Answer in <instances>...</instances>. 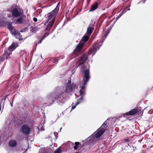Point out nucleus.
Listing matches in <instances>:
<instances>
[{
    "mask_svg": "<svg viewBox=\"0 0 153 153\" xmlns=\"http://www.w3.org/2000/svg\"><path fill=\"white\" fill-rule=\"evenodd\" d=\"M62 114H63H63H63V112L62 113Z\"/></svg>",
    "mask_w": 153,
    "mask_h": 153,
    "instance_id": "obj_46",
    "label": "nucleus"
},
{
    "mask_svg": "<svg viewBox=\"0 0 153 153\" xmlns=\"http://www.w3.org/2000/svg\"><path fill=\"white\" fill-rule=\"evenodd\" d=\"M71 82L70 79L64 86L57 87L53 92L48 95L45 104L50 106L56 102L60 105L64 104L69 98V94L74 92L76 87L74 84Z\"/></svg>",
    "mask_w": 153,
    "mask_h": 153,
    "instance_id": "obj_1",
    "label": "nucleus"
},
{
    "mask_svg": "<svg viewBox=\"0 0 153 153\" xmlns=\"http://www.w3.org/2000/svg\"><path fill=\"white\" fill-rule=\"evenodd\" d=\"M4 54H3L2 55L0 58V64L2 62H3L5 60V58L4 57Z\"/></svg>",
    "mask_w": 153,
    "mask_h": 153,
    "instance_id": "obj_23",
    "label": "nucleus"
},
{
    "mask_svg": "<svg viewBox=\"0 0 153 153\" xmlns=\"http://www.w3.org/2000/svg\"><path fill=\"white\" fill-rule=\"evenodd\" d=\"M82 142H84V140H82Z\"/></svg>",
    "mask_w": 153,
    "mask_h": 153,
    "instance_id": "obj_47",
    "label": "nucleus"
},
{
    "mask_svg": "<svg viewBox=\"0 0 153 153\" xmlns=\"http://www.w3.org/2000/svg\"><path fill=\"white\" fill-rule=\"evenodd\" d=\"M64 25H65V24L64 23L63 25V26Z\"/></svg>",
    "mask_w": 153,
    "mask_h": 153,
    "instance_id": "obj_45",
    "label": "nucleus"
},
{
    "mask_svg": "<svg viewBox=\"0 0 153 153\" xmlns=\"http://www.w3.org/2000/svg\"><path fill=\"white\" fill-rule=\"evenodd\" d=\"M90 50L87 53H85L80 58H79L76 64V67L75 69L71 71L73 74L75 72L74 70L75 68L78 67H80V70L82 72V76L84 83L80 85L81 89L79 92H81L82 96H85V87L87 83H88L90 78V65L88 63V55H92V54H89V52ZM93 56H92V57Z\"/></svg>",
    "mask_w": 153,
    "mask_h": 153,
    "instance_id": "obj_2",
    "label": "nucleus"
},
{
    "mask_svg": "<svg viewBox=\"0 0 153 153\" xmlns=\"http://www.w3.org/2000/svg\"><path fill=\"white\" fill-rule=\"evenodd\" d=\"M62 129V128H61L60 129V131H59V132H60L61 131V130Z\"/></svg>",
    "mask_w": 153,
    "mask_h": 153,
    "instance_id": "obj_43",
    "label": "nucleus"
},
{
    "mask_svg": "<svg viewBox=\"0 0 153 153\" xmlns=\"http://www.w3.org/2000/svg\"><path fill=\"white\" fill-rule=\"evenodd\" d=\"M42 114L43 115V117L45 118V113H44V112H43Z\"/></svg>",
    "mask_w": 153,
    "mask_h": 153,
    "instance_id": "obj_41",
    "label": "nucleus"
},
{
    "mask_svg": "<svg viewBox=\"0 0 153 153\" xmlns=\"http://www.w3.org/2000/svg\"><path fill=\"white\" fill-rule=\"evenodd\" d=\"M12 35H14L16 37H20L22 36L20 33H19L18 31L15 30L12 33Z\"/></svg>",
    "mask_w": 153,
    "mask_h": 153,
    "instance_id": "obj_18",
    "label": "nucleus"
},
{
    "mask_svg": "<svg viewBox=\"0 0 153 153\" xmlns=\"http://www.w3.org/2000/svg\"><path fill=\"white\" fill-rule=\"evenodd\" d=\"M79 94L80 97L79 98L78 100L76 102V105L74 106H72L71 111L74 109L76 108V106L78 105L80 102H82L84 101V99H83V97L84 96H82V95H81L82 94L81 92H79Z\"/></svg>",
    "mask_w": 153,
    "mask_h": 153,
    "instance_id": "obj_11",
    "label": "nucleus"
},
{
    "mask_svg": "<svg viewBox=\"0 0 153 153\" xmlns=\"http://www.w3.org/2000/svg\"><path fill=\"white\" fill-rule=\"evenodd\" d=\"M37 30V28L36 27H31L30 30V33H35Z\"/></svg>",
    "mask_w": 153,
    "mask_h": 153,
    "instance_id": "obj_20",
    "label": "nucleus"
},
{
    "mask_svg": "<svg viewBox=\"0 0 153 153\" xmlns=\"http://www.w3.org/2000/svg\"><path fill=\"white\" fill-rule=\"evenodd\" d=\"M18 47V44L14 42H13L11 45L9 46L7 50H9L10 52H12Z\"/></svg>",
    "mask_w": 153,
    "mask_h": 153,
    "instance_id": "obj_12",
    "label": "nucleus"
},
{
    "mask_svg": "<svg viewBox=\"0 0 153 153\" xmlns=\"http://www.w3.org/2000/svg\"><path fill=\"white\" fill-rule=\"evenodd\" d=\"M12 14H8V16L9 18H10L12 16Z\"/></svg>",
    "mask_w": 153,
    "mask_h": 153,
    "instance_id": "obj_39",
    "label": "nucleus"
},
{
    "mask_svg": "<svg viewBox=\"0 0 153 153\" xmlns=\"http://www.w3.org/2000/svg\"><path fill=\"white\" fill-rule=\"evenodd\" d=\"M62 152V151L60 149V147H59L54 152V153H61Z\"/></svg>",
    "mask_w": 153,
    "mask_h": 153,
    "instance_id": "obj_25",
    "label": "nucleus"
},
{
    "mask_svg": "<svg viewBox=\"0 0 153 153\" xmlns=\"http://www.w3.org/2000/svg\"><path fill=\"white\" fill-rule=\"evenodd\" d=\"M25 123H27L31 124L33 122V119L31 118L30 115H28L23 118Z\"/></svg>",
    "mask_w": 153,
    "mask_h": 153,
    "instance_id": "obj_10",
    "label": "nucleus"
},
{
    "mask_svg": "<svg viewBox=\"0 0 153 153\" xmlns=\"http://www.w3.org/2000/svg\"><path fill=\"white\" fill-rule=\"evenodd\" d=\"M30 128L27 124L22 125L20 129V131L23 134L28 135L30 134Z\"/></svg>",
    "mask_w": 153,
    "mask_h": 153,
    "instance_id": "obj_8",
    "label": "nucleus"
},
{
    "mask_svg": "<svg viewBox=\"0 0 153 153\" xmlns=\"http://www.w3.org/2000/svg\"><path fill=\"white\" fill-rule=\"evenodd\" d=\"M138 111H137V112H138V115H140V114L141 113V111L140 109H139V110L138 109Z\"/></svg>",
    "mask_w": 153,
    "mask_h": 153,
    "instance_id": "obj_35",
    "label": "nucleus"
},
{
    "mask_svg": "<svg viewBox=\"0 0 153 153\" xmlns=\"http://www.w3.org/2000/svg\"><path fill=\"white\" fill-rule=\"evenodd\" d=\"M109 119H107L97 130L95 131L88 138L85 140L84 145L87 144L88 148H90L96 143L99 138L107 129L109 125Z\"/></svg>",
    "mask_w": 153,
    "mask_h": 153,
    "instance_id": "obj_3",
    "label": "nucleus"
},
{
    "mask_svg": "<svg viewBox=\"0 0 153 153\" xmlns=\"http://www.w3.org/2000/svg\"><path fill=\"white\" fill-rule=\"evenodd\" d=\"M28 30V28L27 27L23 29L22 30L20 31L21 32H24L27 31Z\"/></svg>",
    "mask_w": 153,
    "mask_h": 153,
    "instance_id": "obj_29",
    "label": "nucleus"
},
{
    "mask_svg": "<svg viewBox=\"0 0 153 153\" xmlns=\"http://www.w3.org/2000/svg\"><path fill=\"white\" fill-rule=\"evenodd\" d=\"M7 96H6L5 97V98H4V100H6V98H7Z\"/></svg>",
    "mask_w": 153,
    "mask_h": 153,
    "instance_id": "obj_42",
    "label": "nucleus"
},
{
    "mask_svg": "<svg viewBox=\"0 0 153 153\" xmlns=\"http://www.w3.org/2000/svg\"><path fill=\"white\" fill-rule=\"evenodd\" d=\"M138 111V108H134L132 109L131 111L128 112L123 114V115L125 116L133 115L136 114L137 112Z\"/></svg>",
    "mask_w": 153,
    "mask_h": 153,
    "instance_id": "obj_9",
    "label": "nucleus"
},
{
    "mask_svg": "<svg viewBox=\"0 0 153 153\" xmlns=\"http://www.w3.org/2000/svg\"><path fill=\"white\" fill-rule=\"evenodd\" d=\"M125 141L126 142H128L129 141V140L128 139H126L125 140Z\"/></svg>",
    "mask_w": 153,
    "mask_h": 153,
    "instance_id": "obj_40",
    "label": "nucleus"
},
{
    "mask_svg": "<svg viewBox=\"0 0 153 153\" xmlns=\"http://www.w3.org/2000/svg\"><path fill=\"white\" fill-rule=\"evenodd\" d=\"M146 0H142V1H140V2H139V3H138V4H139L140 2H143V4H144L145 3L146 1Z\"/></svg>",
    "mask_w": 153,
    "mask_h": 153,
    "instance_id": "obj_34",
    "label": "nucleus"
},
{
    "mask_svg": "<svg viewBox=\"0 0 153 153\" xmlns=\"http://www.w3.org/2000/svg\"><path fill=\"white\" fill-rule=\"evenodd\" d=\"M49 23L48 24L45 30L48 31H50L51 30L52 27L53 25L54 22H53H53H48Z\"/></svg>",
    "mask_w": 153,
    "mask_h": 153,
    "instance_id": "obj_16",
    "label": "nucleus"
},
{
    "mask_svg": "<svg viewBox=\"0 0 153 153\" xmlns=\"http://www.w3.org/2000/svg\"><path fill=\"white\" fill-rule=\"evenodd\" d=\"M17 143L16 140H12L10 141L9 142L8 145L11 148H14L16 146Z\"/></svg>",
    "mask_w": 153,
    "mask_h": 153,
    "instance_id": "obj_15",
    "label": "nucleus"
},
{
    "mask_svg": "<svg viewBox=\"0 0 153 153\" xmlns=\"http://www.w3.org/2000/svg\"><path fill=\"white\" fill-rule=\"evenodd\" d=\"M33 20L34 22H37V19L35 17H34L33 18Z\"/></svg>",
    "mask_w": 153,
    "mask_h": 153,
    "instance_id": "obj_33",
    "label": "nucleus"
},
{
    "mask_svg": "<svg viewBox=\"0 0 153 153\" xmlns=\"http://www.w3.org/2000/svg\"><path fill=\"white\" fill-rule=\"evenodd\" d=\"M39 153H45V148H41L39 151Z\"/></svg>",
    "mask_w": 153,
    "mask_h": 153,
    "instance_id": "obj_24",
    "label": "nucleus"
},
{
    "mask_svg": "<svg viewBox=\"0 0 153 153\" xmlns=\"http://www.w3.org/2000/svg\"><path fill=\"white\" fill-rule=\"evenodd\" d=\"M56 62H58V61L56 59H54L53 61V63H55Z\"/></svg>",
    "mask_w": 153,
    "mask_h": 153,
    "instance_id": "obj_37",
    "label": "nucleus"
},
{
    "mask_svg": "<svg viewBox=\"0 0 153 153\" xmlns=\"http://www.w3.org/2000/svg\"><path fill=\"white\" fill-rule=\"evenodd\" d=\"M62 59H63V57H62V58H61Z\"/></svg>",
    "mask_w": 153,
    "mask_h": 153,
    "instance_id": "obj_48",
    "label": "nucleus"
},
{
    "mask_svg": "<svg viewBox=\"0 0 153 153\" xmlns=\"http://www.w3.org/2000/svg\"><path fill=\"white\" fill-rule=\"evenodd\" d=\"M11 13L14 18H18L23 14V10L19 7L16 5H13L11 7Z\"/></svg>",
    "mask_w": 153,
    "mask_h": 153,
    "instance_id": "obj_6",
    "label": "nucleus"
},
{
    "mask_svg": "<svg viewBox=\"0 0 153 153\" xmlns=\"http://www.w3.org/2000/svg\"><path fill=\"white\" fill-rule=\"evenodd\" d=\"M19 18H18L16 19V22L17 24H21L22 23L23 21V19L25 18L26 16L23 14L21 16H19Z\"/></svg>",
    "mask_w": 153,
    "mask_h": 153,
    "instance_id": "obj_13",
    "label": "nucleus"
},
{
    "mask_svg": "<svg viewBox=\"0 0 153 153\" xmlns=\"http://www.w3.org/2000/svg\"><path fill=\"white\" fill-rule=\"evenodd\" d=\"M7 22H8L0 19V26L1 27L4 26L6 25Z\"/></svg>",
    "mask_w": 153,
    "mask_h": 153,
    "instance_id": "obj_21",
    "label": "nucleus"
},
{
    "mask_svg": "<svg viewBox=\"0 0 153 153\" xmlns=\"http://www.w3.org/2000/svg\"><path fill=\"white\" fill-rule=\"evenodd\" d=\"M98 4L97 2H95L92 4L89 11L93 12L98 7Z\"/></svg>",
    "mask_w": 153,
    "mask_h": 153,
    "instance_id": "obj_14",
    "label": "nucleus"
},
{
    "mask_svg": "<svg viewBox=\"0 0 153 153\" xmlns=\"http://www.w3.org/2000/svg\"><path fill=\"white\" fill-rule=\"evenodd\" d=\"M126 12V11H124L123 13H121L120 14H119L118 16H117L116 18V20L115 22L118 19L120 18L121 16L125 13Z\"/></svg>",
    "mask_w": 153,
    "mask_h": 153,
    "instance_id": "obj_27",
    "label": "nucleus"
},
{
    "mask_svg": "<svg viewBox=\"0 0 153 153\" xmlns=\"http://www.w3.org/2000/svg\"><path fill=\"white\" fill-rule=\"evenodd\" d=\"M6 54H4V57L5 59H9L10 58V55L8 54H6Z\"/></svg>",
    "mask_w": 153,
    "mask_h": 153,
    "instance_id": "obj_30",
    "label": "nucleus"
},
{
    "mask_svg": "<svg viewBox=\"0 0 153 153\" xmlns=\"http://www.w3.org/2000/svg\"><path fill=\"white\" fill-rule=\"evenodd\" d=\"M111 29V27L108 30L105 29L104 30V36H103L102 39L99 42L95 43L92 46V48L90 50L89 54H92V56H93L96 53L97 51L99 50L100 47L102 45L105 39L110 33Z\"/></svg>",
    "mask_w": 153,
    "mask_h": 153,
    "instance_id": "obj_5",
    "label": "nucleus"
},
{
    "mask_svg": "<svg viewBox=\"0 0 153 153\" xmlns=\"http://www.w3.org/2000/svg\"><path fill=\"white\" fill-rule=\"evenodd\" d=\"M93 30L94 29L93 27H88L86 33L82 37L79 44L77 46L76 48L74 51L73 53V54H76V55L80 51L82 47L84 44L88 39Z\"/></svg>",
    "mask_w": 153,
    "mask_h": 153,
    "instance_id": "obj_4",
    "label": "nucleus"
},
{
    "mask_svg": "<svg viewBox=\"0 0 153 153\" xmlns=\"http://www.w3.org/2000/svg\"><path fill=\"white\" fill-rule=\"evenodd\" d=\"M48 35L49 33H45L42 37V39H44Z\"/></svg>",
    "mask_w": 153,
    "mask_h": 153,
    "instance_id": "obj_28",
    "label": "nucleus"
},
{
    "mask_svg": "<svg viewBox=\"0 0 153 153\" xmlns=\"http://www.w3.org/2000/svg\"><path fill=\"white\" fill-rule=\"evenodd\" d=\"M6 54H8L10 56L11 55L12 53L10 51H9V50H6V51H5L3 54H6Z\"/></svg>",
    "mask_w": 153,
    "mask_h": 153,
    "instance_id": "obj_26",
    "label": "nucleus"
},
{
    "mask_svg": "<svg viewBox=\"0 0 153 153\" xmlns=\"http://www.w3.org/2000/svg\"><path fill=\"white\" fill-rule=\"evenodd\" d=\"M130 6L131 5H130V4H129L128 6H127L126 7V8H128V9L127 10H130V9L129 8V7H130Z\"/></svg>",
    "mask_w": 153,
    "mask_h": 153,
    "instance_id": "obj_32",
    "label": "nucleus"
},
{
    "mask_svg": "<svg viewBox=\"0 0 153 153\" xmlns=\"http://www.w3.org/2000/svg\"><path fill=\"white\" fill-rule=\"evenodd\" d=\"M126 8H125L123 9L121 13H123L124 11H126Z\"/></svg>",
    "mask_w": 153,
    "mask_h": 153,
    "instance_id": "obj_38",
    "label": "nucleus"
},
{
    "mask_svg": "<svg viewBox=\"0 0 153 153\" xmlns=\"http://www.w3.org/2000/svg\"><path fill=\"white\" fill-rule=\"evenodd\" d=\"M7 23L6 25L7 26V28L11 33L13 32L12 31V30L14 29V27L12 26V24L11 22H7Z\"/></svg>",
    "mask_w": 153,
    "mask_h": 153,
    "instance_id": "obj_17",
    "label": "nucleus"
},
{
    "mask_svg": "<svg viewBox=\"0 0 153 153\" xmlns=\"http://www.w3.org/2000/svg\"><path fill=\"white\" fill-rule=\"evenodd\" d=\"M123 116H121L119 117H117L112 118L111 119V123H114L117 121H119V119H120V118H121Z\"/></svg>",
    "mask_w": 153,
    "mask_h": 153,
    "instance_id": "obj_19",
    "label": "nucleus"
},
{
    "mask_svg": "<svg viewBox=\"0 0 153 153\" xmlns=\"http://www.w3.org/2000/svg\"><path fill=\"white\" fill-rule=\"evenodd\" d=\"M74 144L75 146L73 147V148L75 150H76L78 149L79 145L80 144V143L79 142H76Z\"/></svg>",
    "mask_w": 153,
    "mask_h": 153,
    "instance_id": "obj_22",
    "label": "nucleus"
},
{
    "mask_svg": "<svg viewBox=\"0 0 153 153\" xmlns=\"http://www.w3.org/2000/svg\"><path fill=\"white\" fill-rule=\"evenodd\" d=\"M43 40V39H42H42L38 42L37 44H39L41 43L42 42V40ZM37 44V43H36V44Z\"/></svg>",
    "mask_w": 153,
    "mask_h": 153,
    "instance_id": "obj_31",
    "label": "nucleus"
},
{
    "mask_svg": "<svg viewBox=\"0 0 153 153\" xmlns=\"http://www.w3.org/2000/svg\"><path fill=\"white\" fill-rule=\"evenodd\" d=\"M60 2L58 3L56 8L52 11L51 13L47 14V22H54L58 12L59 9V5L60 4Z\"/></svg>",
    "mask_w": 153,
    "mask_h": 153,
    "instance_id": "obj_7",
    "label": "nucleus"
},
{
    "mask_svg": "<svg viewBox=\"0 0 153 153\" xmlns=\"http://www.w3.org/2000/svg\"><path fill=\"white\" fill-rule=\"evenodd\" d=\"M11 105L12 106H13L12 104H11Z\"/></svg>",
    "mask_w": 153,
    "mask_h": 153,
    "instance_id": "obj_44",
    "label": "nucleus"
},
{
    "mask_svg": "<svg viewBox=\"0 0 153 153\" xmlns=\"http://www.w3.org/2000/svg\"><path fill=\"white\" fill-rule=\"evenodd\" d=\"M13 124V121L12 120H11L10 122V123H9V125L10 126L11 125H12Z\"/></svg>",
    "mask_w": 153,
    "mask_h": 153,
    "instance_id": "obj_36",
    "label": "nucleus"
}]
</instances>
